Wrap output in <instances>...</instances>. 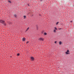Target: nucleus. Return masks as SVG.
I'll use <instances>...</instances> for the list:
<instances>
[{"mask_svg":"<svg viewBox=\"0 0 74 74\" xmlns=\"http://www.w3.org/2000/svg\"><path fill=\"white\" fill-rule=\"evenodd\" d=\"M0 22L1 23H3L4 22V21H3L2 20H0Z\"/></svg>","mask_w":74,"mask_h":74,"instance_id":"f03ea898","label":"nucleus"},{"mask_svg":"<svg viewBox=\"0 0 74 74\" xmlns=\"http://www.w3.org/2000/svg\"><path fill=\"white\" fill-rule=\"evenodd\" d=\"M14 16L15 17H16V14L14 15Z\"/></svg>","mask_w":74,"mask_h":74,"instance_id":"ddd939ff","label":"nucleus"},{"mask_svg":"<svg viewBox=\"0 0 74 74\" xmlns=\"http://www.w3.org/2000/svg\"><path fill=\"white\" fill-rule=\"evenodd\" d=\"M62 28H58V30H61Z\"/></svg>","mask_w":74,"mask_h":74,"instance_id":"f3484780","label":"nucleus"},{"mask_svg":"<svg viewBox=\"0 0 74 74\" xmlns=\"http://www.w3.org/2000/svg\"><path fill=\"white\" fill-rule=\"evenodd\" d=\"M17 56H19V53H18V54H17Z\"/></svg>","mask_w":74,"mask_h":74,"instance_id":"dca6fc26","label":"nucleus"},{"mask_svg":"<svg viewBox=\"0 0 74 74\" xmlns=\"http://www.w3.org/2000/svg\"><path fill=\"white\" fill-rule=\"evenodd\" d=\"M39 40H40L41 41H43V40H44V38H39Z\"/></svg>","mask_w":74,"mask_h":74,"instance_id":"7ed1b4c3","label":"nucleus"},{"mask_svg":"<svg viewBox=\"0 0 74 74\" xmlns=\"http://www.w3.org/2000/svg\"><path fill=\"white\" fill-rule=\"evenodd\" d=\"M53 32H54V33H56V30H55V29H54L53 30Z\"/></svg>","mask_w":74,"mask_h":74,"instance_id":"6e6552de","label":"nucleus"},{"mask_svg":"<svg viewBox=\"0 0 74 74\" xmlns=\"http://www.w3.org/2000/svg\"><path fill=\"white\" fill-rule=\"evenodd\" d=\"M24 17V19H25V18H26V16H23Z\"/></svg>","mask_w":74,"mask_h":74,"instance_id":"1a4fd4ad","label":"nucleus"},{"mask_svg":"<svg viewBox=\"0 0 74 74\" xmlns=\"http://www.w3.org/2000/svg\"><path fill=\"white\" fill-rule=\"evenodd\" d=\"M73 21H71V22H72Z\"/></svg>","mask_w":74,"mask_h":74,"instance_id":"6ab92c4d","label":"nucleus"},{"mask_svg":"<svg viewBox=\"0 0 74 74\" xmlns=\"http://www.w3.org/2000/svg\"><path fill=\"white\" fill-rule=\"evenodd\" d=\"M69 49H68L67 50V51H66V54H70V53H69Z\"/></svg>","mask_w":74,"mask_h":74,"instance_id":"f257e3e1","label":"nucleus"},{"mask_svg":"<svg viewBox=\"0 0 74 74\" xmlns=\"http://www.w3.org/2000/svg\"><path fill=\"white\" fill-rule=\"evenodd\" d=\"M55 30H57V28H56V27H54Z\"/></svg>","mask_w":74,"mask_h":74,"instance_id":"9d476101","label":"nucleus"},{"mask_svg":"<svg viewBox=\"0 0 74 74\" xmlns=\"http://www.w3.org/2000/svg\"><path fill=\"white\" fill-rule=\"evenodd\" d=\"M57 42V41H55L54 42V43H55V44H56V43Z\"/></svg>","mask_w":74,"mask_h":74,"instance_id":"2eb2a0df","label":"nucleus"},{"mask_svg":"<svg viewBox=\"0 0 74 74\" xmlns=\"http://www.w3.org/2000/svg\"><path fill=\"white\" fill-rule=\"evenodd\" d=\"M29 42H27V43H28Z\"/></svg>","mask_w":74,"mask_h":74,"instance_id":"a211bd4d","label":"nucleus"},{"mask_svg":"<svg viewBox=\"0 0 74 74\" xmlns=\"http://www.w3.org/2000/svg\"><path fill=\"white\" fill-rule=\"evenodd\" d=\"M47 33H44V34L45 35H47Z\"/></svg>","mask_w":74,"mask_h":74,"instance_id":"f8f14e48","label":"nucleus"},{"mask_svg":"<svg viewBox=\"0 0 74 74\" xmlns=\"http://www.w3.org/2000/svg\"><path fill=\"white\" fill-rule=\"evenodd\" d=\"M8 2H9V3H11V2L10 1H8Z\"/></svg>","mask_w":74,"mask_h":74,"instance_id":"9b49d317","label":"nucleus"},{"mask_svg":"<svg viewBox=\"0 0 74 74\" xmlns=\"http://www.w3.org/2000/svg\"><path fill=\"white\" fill-rule=\"evenodd\" d=\"M29 27H28L27 28V29L26 30V32H27L28 30H29Z\"/></svg>","mask_w":74,"mask_h":74,"instance_id":"0eeeda50","label":"nucleus"},{"mask_svg":"<svg viewBox=\"0 0 74 74\" xmlns=\"http://www.w3.org/2000/svg\"><path fill=\"white\" fill-rule=\"evenodd\" d=\"M22 40L23 41H25V38H23Z\"/></svg>","mask_w":74,"mask_h":74,"instance_id":"423d86ee","label":"nucleus"},{"mask_svg":"<svg viewBox=\"0 0 74 74\" xmlns=\"http://www.w3.org/2000/svg\"><path fill=\"white\" fill-rule=\"evenodd\" d=\"M31 59L32 60H34V58L33 57H31Z\"/></svg>","mask_w":74,"mask_h":74,"instance_id":"20e7f679","label":"nucleus"},{"mask_svg":"<svg viewBox=\"0 0 74 74\" xmlns=\"http://www.w3.org/2000/svg\"><path fill=\"white\" fill-rule=\"evenodd\" d=\"M58 23H59V22H57L56 23V25H58Z\"/></svg>","mask_w":74,"mask_h":74,"instance_id":"4468645a","label":"nucleus"},{"mask_svg":"<svg viewBox=\"0 0 74 74\" xmlns=\"http://www.w3.org/2000/svg\"><path fill=\"white\" fill-rule=\"evenodd\" d=\"M62 42L61 41H60L59 42V44L60 45H61V44H62Z\"/></svg>","mask_w":74,"mask_h":74,"instance_id":"39448f33","label":"nucleus"}]
</instances>
